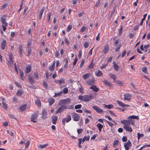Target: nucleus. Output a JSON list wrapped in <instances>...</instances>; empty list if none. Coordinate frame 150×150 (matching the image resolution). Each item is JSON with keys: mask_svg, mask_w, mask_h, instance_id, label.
Listing matches in <instances>:
<instances>
[{"mask_svg": "<svg viewBox=\"0 0 150 150\" xmlns=\"http://www.w3.org/2000/svg\"><path fill=\"white\" fill-rule=\"evenodd\" d=\"M78 140L79 141L78 144V146L79 148H81V142H82V138H79V139H78Z\"/></svg>", "mask_w": 150, "mask_h": 150, "instance_id": "ea45409f", "label": "nucleus"}, {"mask_svg": "<svg viewBox=\"0 0 150 150\" xmlns=\"http://www.w3.org/2000/svg\"><path fill=\"white\" fill-rule=\"evenodd\" d=\"M55 56L57 58H59L60 54L59 51H55Z\"/></svg>", "mask_w": 150, "mask_h": 150, "instance_id": "79ce46f5", "label": "nucleus"}, {"mask_svg": "<svg viewBox=\"0 0 150 150\" xmlns=\"http://www.w3.org/2000/svg\"><path fill=\"white\" fill-rule=\"evenodd\" d=\"M23 93V91L21 90H18L17 92L16 93V94L17 96H20Z\"/></svg>", "mask_w": 150, "mask_h": 150, "instance_id": "72a5a7b5", "label": "nucleus"}, {"mask_svg": "<svg viewBox=\"0 0 150 150\" xmlns=\"http://www.w3.org/2000/svg\"><path fill=\"white\" fill-rule=\"evenodd\" d=\"M15 83L16 84V85L19 88H21V85L19 83H18V82H15Z\"/></svg>", "mask_w": 150, "mask_h": 150, "instance_id": "052dcab7", "label": "nucleus"}, {"mask_svg": "<svg viewBox=\"0 0 150 150\" xmlns=\"http://www.w3.org/2000/svg\"><path fill=\"white\" fill-rule=\"evenodd\" d=\"M119 41L120 40L119 39H117V40H116L114 43V45L115 46H116L119 43Z\"/></svg>", "mask_w": 150, "mask_h": 150, "instance_id": "c03bdc74", "label": "nucleus"}, {"mask_svg": "<svg viewBox=\"0 0 150 150\" xmlns=\"http://www.w3.org/2000/svg\"><path fill=\"white\" fill-rule=\"evenodd\" d=\"M48 144H45L43 145L40 144L39 145V146H38V147L41 149H43L45 148V147H46V146H48Z\"/></svg>", "mask_w": 150, "mask_h": 150, "instance_id": "4c0bfd02", "label": "nucleus"}, {"mask_svg": "<svg viewBox=\"0 0 150 150\" xmlns=\"http://www.w3.org/2000/svg\"><path fill=\"white\" fill-rule=\"evenodd\" d=\"M109 76L114 81H115L116 79V77L115 75V74L112 73H110L109 74Z\"/></svg>", "mask_w": 150, "mask_h": 150, "instance_id": "f704fd0d", "label": "nucleus"}, {"mask_svg": "<svg viewBox=\"0 0 150 150\" xmlns=\"http://www.w3.org/2000/svg\"><path fill=\"white\" fill-rule=\"evenodd\" d=\"M90 89H92L94 92H97L99 90V88H97L96 86L93 85L90 87Z\"/></svg>", "mask_w": 150, "mask_h": 150, "instance_id": "aec40b11", "label": "nucleus"}, {"mask_svg": "<svg viewBox=\"0 0 150 150\" xmlns=\"http://www.w3.org/2000/svg\"><path fill=\"white\" fill-rule=\"evenodd\" d=\"M23 47L22 45L20 44L19 45L18 53L20 57H21L23 55Z\"/></svg>", "mask_w": 150, "mask_h": 150, "instance_id": "ddd939ff", "label": "nucleus"}, {"mask_svg": "<svg viewBox=\"0 0 150 150\" xmlns=\"http://www.w3.org/2000/svg\"><path fill=\"white\" fill-rule=\"evenodd\" d=\"M127 138L125 136H123L122 138V141L123 142H126L127 141Z\"/></svg>", "mask_w": 150, "mask_h": 150, "instance_id": "338daca9", "label": "nucleus"}, {"mask_svg": "<svg viewBox=\"0 0 150 150\" xmlns=\"http://www.w3.org/2000/svg\"><path fill=\"white\" fill-rule=\"evenodd\" d=\"M8 6V4H5L3 5H2L1 8V9H4L6 7Z\"/></svg>", "mask_w": 150, "mask_h": 150, "instance_id": "8fccbe9b", "label": "nucleus"}, {"mask_svg": "<svg viewBox=\"0 0 150 150\" xmlns=\"http://www.w3.org/2000/svg\"><path fill=\"white\" fill-rule=\"evenodd\" d=\"M93 47L91 49L89 50V51L88 54V56H89L92 55V54L93 49Z\"/></svg>", "mask_w": 150, "mask_h": 150, "instance_id": "4d7b16f0", "label": "nucleus"}, {"mask_svg": "<svg viewBox=\"0 0 150 150\" xmlns=\"http://www.w3.org/2000/svg\"><path fill=\"white\" fill-rule=\"evenodd\" d=\"M38 111H37L36 112L34 113L31 116V121L34 123H36V121L35 120L38 118Z\"/></svg>", "mask_w": 150, "mask_h": 150, "instance_id": "423d86ee", "label": "nucleus"}, {"mask_svg": "<svg viewBox=\"0 0 150 150\" xmlns=\"http://www.w3.org/2000/svg\"><path fill=\"white\" fill-rule=\"evenodd\" d=\"M71 115L73 120L75 121H78L80 119L79 115L75 112H73L71 114Z\"/></svg>", "mask_w": 150, "mask_h": 150, "instance_id": "0eeeda50", "label": "nucleus"}, {"mask_svg": "<svg viewBox=\"0 0 150 150\" xmlns=\"http://www.w3.org/2000/svg\"><path fill=\"white\" fill-rule=\"evenodd\" d=\"M103 83L106 85L107 86H108L110 87L111 86V84L110 82L109 81L106 80H104L103 81Z\"/></svg>", "mask_w": 150, "mask_h": 150, "instance_id": "2f4dec72", "label": "nucleus"}, {"mask_svg": "<svg viewBox=\"0 0 150 150\" xmlns=\"http://www.w3.org/2000/svg\"><path fill=\"white\" fill-rule=\"evenodd\" d=\"M54 99L52 98H50L48 99V102L50 106L52 105L54 102Z\"/></svg>", "mask_w": 150, "mask_h": 150, "instance_id": "cd10ccee", "label": "nucleus"}, {"mask_svg": "<svg viewBox=\"0 0 150 150\" xmlns=\"http://www.w3.org/2000/svg\"><path fill=\"white\" fill-rule=\"evenodd\" d=\"M90 76V74L89 73H86L83 75V78L84 79L86 80Z\"/></svg>", "mask_w": 150, "mask_h": 150, "instance_id": "473e14b6", "label": "nucleus"}, {"mask_svg": "<svg viewBox=\"0 0 150 150\" xmlns=\"http://www.w3.org/2000/svg\"><path fill=\"white\" fill-rule=\"evenodd\" d=\"M117 102L119 106H121L122 107H127L129 106V105L127 104H124L122 102L120 101L119 100H117Z\"/></svg>", "mask_w": 150, "mask_h": 150, "instance_id": "4468645a", "label": "nucleus"}, {"mask_svg": "<svg viewBox=\"0 0 150 150\" xmlns=\"http://www.w3.org/2000/svg\"><path fill=\"white\" fill-rule=\"evenodd\" d=\"M89 46V43L87 42H85L84 44V46L85 48H87Z\"/></svg>", "mask_w": 150, "mask_h": 150, "instance_id": "5fc2aeb1", "label": "nucleus"}, {"mask_svg": "<svg viewBox=\"0 0 150 150\" xmlns=\"http://www.w3.org/2000/svg\"><path fill=\"white\" fill-rule=\"evenodd\" d=\"M30 142L29 141H28L25 143V148H27L30 144Z\"/></svg>", "mask_w": 150, "mask_h": 150, "instance_id": "bf43d9fd", "label": "nucleus"}, {"mask_svg": "<svg viewBox=\"0 0 150 150\" xmlns=\"http://www.w3.org/2000/svg\"><path fill=\"white\" fill-rule=\"evenodd\" d=\"M27 104H25L20 106L19 109L21 111L23 112L25 110Z\"/></svg>", "mask_w": 150, "mask_h": 150, "instance_id": "5701e85b", "label": "nucleus"}, {"mask_svg": "<svg viewBox=\"0 0 150 150\" xmlns=\"http://www.w3.org/2000/svg\"><path fill=\"white\" fill-rule=\"evenodd\" d=\"M93 108L95 111L99 114H101L103 112V109L100 108L97 106H93Z\"/></svg>", "mask_w": 150, "mask_h": 150, "instance_id": "1a4fd4ad", "label": "nucleus"}, {"mask_svg": "<svg viewBox=\"0 0 150 150\" xmlns=\"http://www.w3.org/2000/svg\"><path fill=\"white\" fill-rule=\"evenodd\" d=\"M58 117L57 116H53L52 117V122L53 124L55 125L57 120Z\"/></svg>", "mask_w": 150, "mask_h": 150, "instance_id": "b1692460", "label": "nucleus"}, {"mask_svg": "<svg viewBox=\"0 0 150 150\" xmlns=\"http://www.w3.org/2000/svg\"><path fill=\"white\" fill-rule=\"evenodd\" d=\"M65 43H66V44L67 45H69L70 44V42L69 41V40L67 38L65 37Z\"/></svg>", "mask_w": 150, "mask_h": 150, "instance_id": "de8ad7c7", "label": "nucleus"}, {"mask_svg": "<svg viewBox=\"0 0 150 150\" xmlns=\"http://www.w3.org/2000/svg\"><path fill=\"white\" fill-rule=\"evenodd\" d=\"M19 74H20V76L21 78V79L22 80H23V81L24 80V76H23L24 74H23V72L22 70L20 69L19 70Z\"/></svg>", "mask_w": 150, "mask_h": 150, "instance_id": "7c9ffc66", "label": "nucleus"}, {"mask_svg": "<svg viewBox=\"0 0 150 150\" xmlns=\"http://www.w3.org/2000/svg\"><path fill=\"white\" fill-rule=\"evenodd\" d=\"M83 131V129H78L77 130V132L78 134H80Z\"/></svg>", "mask_w": 150, "mask_h": 150, "instance_id": "680f3d73", "label": "nucleus"}, {"mask_svg": "<svg viewBox=\"0 0 150 150\" xmlns=\"http://www.w3.org/2000/svg\"><path fill=\"white\" fill-rule=\"evenodd\" d=\"M113 67L115 71H118L119 69L118 66L115 63L113 65Z\"/></svg>", "mask_w": 150, "mask_h": 150, "instance_id": "e433bc0d", "label": "nucleus"}, {"mask_svg": "<svg viewBox=\"0 0 150 150\" xmlns=\"http://www.w3.org/2000/svg\"><path fill=\"white\" fill-rule=\"evenodd\" d=\"M47 112L45 109H44L42 111L41 115H42L41 118L45 119L47 118Z\"/></svg>", "mask_w": 150, "mask_h": 150, "instance_id": "9b49d317", "label": "nucleus"}, {"mask_svg": "<svg viewBox=\"0 0 150 150\" xmlns=\"http://www.w3.org/2000/svg\"><path fill=\"white\" fill-rule=\"evenodd\" d=\"M102 72L99 70L95 72V75L97 76H101L103 75Z\"/></svg>", "mask_w": 150, "mask_h": 150, "instance_id": "412c9836", "label": "nucleus"}, {"mask_svg": "<svg viewBox=\"0 0 150 150\" xmlns=\"http://www.w3.org/2000/svg\"><path fill=\"white\" fill-rule=\"evenodd\" d=\"M71 102V100L69 98L60 100L59 103V105H62L69 104Z\"/></svg>", "mask_w": 150, "mask_h": 150, "instance_id": "39448f33", "label": "nucleus"}, {"mask_svg": "<svg viewBox=\"0 0 150 150\" xmlns=\"http://www.w3.org/2000/svg\"><path fill=\"white\" fill-rule=\"evenodd\" d=\"M31 51L32 50L31 48L30 47L28 48L27 53V54L28 56H29L30 54Z\"/></svg>", "mask_w": 150, "mask_h": 150, "instance_id": "49530a36", "label": "nucleus"}, {"mask_svg": "<svg viewBox=\"0 0 150 150\" xmlns=\"http://www.w3.org/2000/svg\"><path fill=\"white\" fill-rule=\"evenodd\" d=\"M147 69V67H144L142 68V71L145 73L146 74Z\"/></svg>", "mask_w": 150, "mask_h": 150, "instance_id": "37998d69", "label": "nucleus"}, {"mask_svg": "<svg viewBox=\"0 0 150 150\" xmlns=\"http://www.w3.org/2000/svg\"><path fill=\"white\" fill-rule=\"evenodd\" d=\"M54 81L57 84L59 83V85H60L62 83H65V80L63 78H61L59 80H55Z\"/></svg>", "mask_w": 150, "mask_h": 150, "instance_id": "dca6fc26", "label": "nucleus"}, {"mask_svg": "<svg viewBox=\"0 0 150 150\" xmlns=\"http://www.w3.org/2000/svg\"><path fill=\"white\" fill-rule=\"evenodd\" d=\"M137 139L139 140L141 137H142L144 136L143 134H140L139 133H137Z\"/></svg>", "mask_w": 150, "mask_h": 150, "instance_id": "09e8293b", "label": "nucleus"}, {"mask_svg": "<svg viewBox=\"0 0 150 150\" xmlns=\"http://www.w3.org/2000/svg\"><path fill=\"white\" fill-rule=\"evenodd\" d=\"M109 50V47L108 45H105L103 48V52L104 54H106Z\"/></svg>", "mask_w": 150, "mask_h": 150, "instance_id": "f3484780", "label": "nucleus"}, {"mask_svg": "<svg viewBox=\"0 0 150 150\" xmlns=\"http://www.w3.org/2000/svg\"><path fill=\"white\" fill-rule=\"evenodd\" d=\"M55 62L54 61L53 63L52 64V65L51 66H50V67H49V69L50 71H53L54 68L55 67Z\"/></svg>", "mask_w": 150, "mask_h": 150, "instance_id": "393cba45", "label": "nucleus"}, {"mask_svg": "<svg viewBox=\"0 0 150 150\" xmlns=\"http://www.w3.org/2000/svg\"><path fill=\"white\" fill-rule=\"evenodd\" d=\"M120 28L119 31V34L120 35L122 33V30H123L122 26V25H120Z\"/></svg>", "mask_w": 150, "mask_h": 150, "instance_id": "6e6d98bb", "label": "nucleus"}, {"mask_svg": "<svg viewBox=\"0 0 150 150\" xmlns=\"http://www.w3.org/2000/svg\"><path fill=\"white\" fill-rule=\"evenodd\" d=\"M135 119L139 120V116L134 115H131L127 118V120H124L121 121V123L124 125L123 127V129L126 132H132L133 130L130 125L133 126L135 125V121L134 120Z\"/></svg>", "mask_w": 150, "mask_h": 150, "instance_id": "f257e3e1", "label": "nucleus"}, {"mask_svg": "<svg viewBox=\"0 0 150 150\" xmlns=\"http://www.w3.org/2000/svg\"><path fill=\"white\" fill-rule=\"evenodd\" d=\"M94 64H93V62H91L90 65L88 66V67L89 69H92L94 67Z\"/></svg>", "mask_w": 150, "mask_h": 150, "instance_id": "603ef678", "label": "nucleus"}, {"mask_svg": "<svg viewBox=\"0 0 150 150\" xmlns=\"http://www.w3.org/2000/svg\"><path fill=\"white\" fill-rule=\"evenodd\" d=\"M104 107L105 108L110 109L113 108V105L112 104L107 105L105 104L104 105Z\"/></svg>", "mask_w": 150, "mask_h": 150, "instance_id": "c756f323", "label": "nucleus"}, {"mask_svg": "<svg viewBox=\"0 0 150 150\" xmlns=\"http://www.w3.org/2000/svg\"><path fill=\"white\" fill-rule=\"evenodd\" d=\"M23 6V3L22 2L20 5L19 9L18 11V12H19L21 10L22 7Z\"/></svg>", "mask_w": 150, "mask_h": 150, "instance_id": "e2e57ef3", "label": "nucleus"}, {"mask_svg": "<svg viewBox=\"0 0 150 150\" xmlns=\"http://www.w3.org/2000/svg\"><path fill=\"white\" fill-rule=\"evenodd\" d=\"M91 95H85L84 96L80 95L78 96L79 100L83 102H87L90 100L92 98Z\"/></svg>", "mask_w": 150, "mask_h": 150, "instance_id": "7ed1b4c3", "label": "nucleus"}, {"mask_svg": "<svg viewBox=\"0 0 150 150\" xmlns=\"http://www.w3.org/2000/svg\"><path fill=\"white\" fill-rule=\"evenodd\" d=\"M35 103L37 105L38 107H40L41 106V101L40 100L36 99L35 101Z\"/></svg>", "mask_w": 150, "mask_h": 150, "instance_id": "bb28decb", "label": "nucleus"}, {"mask_svg": "<svg viewBox=\"0 0 150 150\" xmlns=\"http://www.w3.org/2000/svg\"><path fill=\"white\" fill-rule=\"evenodd\" d=\"M121 46L120 44L119 45L115 48V51L117 52L120 49V48L121 47Z\"/></svg>", "mask_w": 150, "mask_h": 150, "instance_id": "13d9d810", "label": "nucleus"}, {"mask_svg": "<svg viewBox=\"0 0 150 150\" xmlns=\"http://www.w3.org/2000/svg\"><path fill=\"white\" fill-rule=\"evenodd\" d=\"M119 143V141L118 140H116L114 141L113 144V147L114 148Z\"/></svg>", "mask_w": 150, "mask_h": 150, "instance_id": "c9c22d12", "label": "nucleus"}, {"mask_svg": "<svg viewBox=\"0 0 150 150\" xmlns=\"http://www.w3.org/2000/svg\"><path fill=\"white\" fill-rule=\"evenodd\" d=\"M8 115L9 117L11 118L14 119H16V117H15L12 114H8Z\"/></svg>", "mask_w": 150, "mask_h": 150, "instance_id": "69168bd1", "label": "nucleus"}, {"mask_svg": "<svg viewBox=\"0 0 150 150\" xmlns=\"http://www.w3.org/2000/svg\"><path fill=\"white\" fill-rule=\"evenodd\" d=\"M97 127H98L99 131L100 132H101L102 130V129L103 127V125L100 123H98L96 125Z\"/></svg>", "mask_w": 150, "mask_h": 150, "instance_id": "c85d7f7f", "label": "nucleus"}, {"mask_svg": "<svg viewBox=\"0 0 150 150\" xmlns=\"http://www.w3.org/2000/svg\"><path fill=\"white\" fill-rule=\"evenodd\" d=\"M1 22L3 24L2 25L3 30L5 32L6 29V27L8 25V23H6V17L5 15H3L1 18Z\"/></svg>", "mask_w": 150, "mask_h": 150, "instance_id": "20e7f679", "label": "nucleus"}, {"mask_svg": "<svg viewBox=\"0 0 150 150\" xmlns=\"http://www.w3.org/2000/svg\"><path fill=\"white\" fill-rule=\"evenodd\" d=\"M74 105H63L60 107L56 111L55 113L56 114L58 113H61L63 110L65 109H72L74 108Z\"/></svg>", "mask_w": 150, "mask_h": 150, "instance_id": "f03ea898", "label": "nucleus"}, {"mask_svg": "<svg viewBox=\"0 0 150 150\" xmlns=\"http://www.w3.org/2000/svg\"><path fill=\"white\" fill-rule=\"evenodd\" d=\"M2 104L3 105V108H4L5 110H6L7 109L8 107L5 103L4 102H2Z\"/></svg>", "mask_w": 150, "mask_h": 150, "instance_id": "a19ab883", "label": "nucleus"}, {"mask_svg": "<svg viewBox=\"0 0 150 150\" xmlns=\"http://www.w3.org/2000/svg\"><path fill=\"white\" fill-rule=\"evenodd\" d=\"M71 117L70 115H67L66 118H63L62 120V123L64 125L65 122H68L71 120Z\"/></svg>", "mask_w": 150, "mask_h": 150, "instance_id": "6e6552de", "label": "nucleus"}, {"mask_svg": "<svg viewBox=\"0 0 150 150\" xmlns=\"http://www.w3.org/2000/svg\"><path fill=\"white\" fill-rule=\"evenodd\" d=\"M126 150H129V148L132 146V143L129 140H128L124 145Z\"/></svg>", "mask_w": 150, "mask_h": 150, "instance_id": "f8f14e48", "label": "nucleus"}, {"mask_svg": "<svg viewBox=\"0 0 150 150\" xmlns=\"http://www.w3.org/2000/svg\"><path fill=\"white\" fill-rule=\"evenodd\" d=\"M81 106L82 105L81 104H78L76 105L75 106V108L76 109H80L81 108Z\"/></svg>", "mask_w": 150, "mask_h": 150, "instance_id": "864d4df0", "label": "nucleus"}, {"mask_svg": "<svg viewBox=\"0 0 150 150\" xmlns=\"http://www.w3.org/2000/svg\"><path fill=\"white\" fill-rule=\"evenodd\" d=\"M84 62H85V60L84 59H83L82 61L80 64V67H83V65L84 64Z\"/></svg>", "mask_w": 150, "mask_h": 150, "instance_id": "774afa93", "label": "nucleus"}, {"mask_svg": "<svg viewBox=\"0 0 150 150\" xmlns=\"http://www.w3.org/2000/svg\"><path fill=\"white\" fill-rule=\"evenodd\" d=\"M86 26H83L81 29L80 31L81 33H83L86 29Z\"/></svg>", "mask_w": 150, "mask_h": 150, "instance_id": "3c124183", "label": "nucleus"}, {"mask_svg": "<svg viewBox=\"0 0 150 150\" xmlns=\"http://www.w3.org/2000/svg\"><path fill=\"white\" fill-rule=\"evenodd\" d=\"M43 85L45 88H47V87L48 84L45 81L43 82Z\"/></svg>", "mask_w": 150, "mask_h": 150, "instance_id": "0e129e2a", "label": "nucleus"}, {"mask_svg": "<svg viewBox=\"0 0 150 150\" xmlns=\"http://www.w3.org/2000/svg\"><path fill=\"white\" fill-rule=\"evenodd\" d=\"M31 67L30 64L27 65L26 66L25 72L26 73H28L31 71Z\"/></svg>", "mask_w": 150, "mask_h": 150, "instance_id": "6ab92c4d", "label": "nucleus"}, {"mask_svg": "<svg viewBox=\"0 0 150 150\" xmlns=\"http://www.w3.org/2000/svg\"><path fill=\"white\" fill-rule=\"evenodd\" d=\"M95 81V79L94 78H93L91 79H89L87 80L86 81V83L89 86L92 85Z\"/></svg>", "mask_w": 150, "mask_h": 150, "instance_id": "a211bd4d", "label": "nucleus"}, {"mask_svg": "<svg viewBox=\"0 0 150 150\" xmlns=\"http://www.w3.org/2000/svg\"><path fill=\"white\" fill-rule=\"evenodd\" d=\"M45 8L43 7L41 9H40L39 13V18L40 20H41L42 18L43 13L44 11Z\"/></svg>", "mask_w": 150, "mask_h": 150, "instance_id": "4be33fe9", "label": "nucleus"}, {"mask_svg": "<svg viewBox=\"0 0 150 150\" xmlns=\"http://www.w3.org/2000/svg\"><path fill=\"white\" fill-rule=\"evenodd\" d=\"M124 99L125 100L129 101L131 99L132 95L128 93H125L124 95Z\"/></svg>", "mask_w": 150, "mask_h": 150, "instance_id": "9d476101", "label": "nucleus"}, {"mask_svg": "<svg viewBox=\"0 0 150 150\" xmlns=\"http://www.w3.org/2000/svg\"><path fill=\"white\" fill-rule=\"evenodd\" d=\"M72 25L71 24L68 25L67 28V31L68 32H69L72 28Z\"/></svg>", "mask_w": 150, "mask_h": 150, "instance_id": "58836bf2", "label": "nucleus"}, {"mask_svg": "<svg viewBox=\"0 0 150 150\" xmlns=\"http://www.w3.org/2000/svg\"><path fill=\"white\" fill-rule=\"evenodd\" d=\"M6 42L5 40H3L1 42V47L2 50H4L6 46Z\"/></svg>", "mask_w": 150, "mask_h": 150, "instance_id": "2eb2a0df", "label": "nucleus"}, {"mask_svg": "<svg viewBox=\"0 0 150 150\" xmlns=\"http://www.w3.org/2000/svg\"><path fill=\"white\" fill-rule=\"evenodd\" d=\"M68 91V89L67 88H65L63 89V92L64 94L67 93Z\"/></svg>", "mask_w": 150, "mask_h": 150, "instance_id": "a18cd8bd", "label": "nucleus"}, {"mask_svg": "<svg viewBox=\"0 0 150 150\" xmlns=\"http://www.w3.org/2000/svg\"><path fill=\"white\" fill-rule=\"evenodd\" d=\"M28 80L29 82L31 84H33L34 82V79L33 76H29L28 77Z\"/></svg>", "mask_w": 150, "mask_h": 150, "instance_id": "a878e982", "label": "nucleus"}]
</instances>
